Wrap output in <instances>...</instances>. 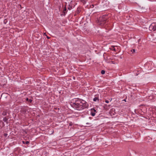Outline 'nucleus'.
Instances as JSON below:
<instances>
[{"mask_svg": "<svg viewBox=\"0 0 156 156\" xmlns=\"http://www.w3.org/2000/svg\"><path fill=\"white\" fill-rule=\"evenodd\" d=\"M138 74H139V73H137V75H138Z\"/></svg>", "mask_w": 156, "mask_h": 156, "instance_id": "21", "label": "nucleus"}, {"mask_svg": "<svg viewBox=\"0 0 156 156\" xmlns=\"http://www.w3.org/2000/svg\"><path fill=\"white\" fill-rule=\"evenodd\" d=\"M45 34H46V33H44V35H46Z\"/></svg>", "mask_w": 156, "mask_h": 156, "instance_id": "24", "label": "nucleus"}, {"mask_svg": "<svg viewBox=\"0 0 156 156\" xmlns=\"http://www.w3.org/2000/svg\"><path fill=\"white\" fill-rule=\"evenodd\" d=\"M94 112H96V110H95L94 109Z\"/></svg>", "mask_w": 156, "mask_h": 156, "instance_id": "20", "label": "nucleus"}, {"mask_svg": "<svg viewBox=\"0 0 156 156\" xmlns=\"http://www.w3.org/2000/svg\"><path fill=\"white\" fill-rule=\"evenodd\" d=\"M8 120V119L7 118H6V117H5L3 118V120L5 122H6L7 121V120Z\"/></svg>", "mask_w": 156, "mask_h": 156, "instance_id": "10", "label": "nucleus"}, {"mask_svg": "<svg viewBox=\"0 0 156 156\" xmlns=\"http://www.w3.org/2000/svg\"><path fill=\"white\" fill-rule=\"evenodd\" d=\"M68 9H70V8H68Z\"/></svg>", "mask_w": 156, "mask_h": 156, "instance_id": "22", "label": "nucleus"}, {"mask_svg": "<svg viewBox=\"0 0 156 156\" xmlns=\"http://www.w3.org/2000/svg\"><path fill=\"white\" fill-rule=\"evenodd\" d=\"M105 73V71L104 70H101V73L102 74H104Z\"/></svg>", "mask_w": 156, "mask_h": 156, "instance_id": "9", "label": "nucleus"}, {"mask_svg": "<svg viewBox=\"0 0 156 156\" xmlns=\"http://www.w3.org/2000/svg\"><path fill=\"white\" fill-rule=\"evenodd\" d=\"M95 113H93V112H91V115L92 116H95Z\"/></svg>", "mask_w": 156, "mask_h": 156, "instance_id": "12", "label": "nucleus"}, {"mask_svg": "<svg viewBox=\"0 0 156 156\" xmlns=\"http://www.w3.org/2000/svg\"><path fill=\"white\" fill-rule=\"evenodd\" d=\"M115 46H112V47L110 49L112 50H113L115 51Z\"/></svg>", "mask_w": 156, "mask_h": 156, "instance_id": "6", "label": "nucleus"}, {"mask_svg": "<svg viewBox=\"0 0 156 156\" xmlns=\"http://www.w3.org/2000/svg\"><path fill=\"white\" fill-rule=\"evenodd\" d=\"M71 103L73 107L78 110L87 108L88 106V104L84 101H81L80 99L76 100L75 102H71Z\"/></svg>", "mask_w": 156, "mask_h": 156, "instance_id": "1", "label": "nucleus"}, {"mask_svg": "<svg viewBox=\"0 0 156 156\" xmlns=\"http://www.w3.org/2000/svg\"><path fill=\"white\" fill-rule=\"evenodd\" d=\"M66 7L64 8V9L63 10V12L64 13V15H65L66 13Z\"/></svg>", "mask_w": 156, "mask_h": 156, "instance_id": "11", "label": "nucleus"}, {"mask_svg": "<svg viewBox=\"0 0 156 156\" xmlns=\"http://www.w3.org/2000/svg\"><path fill=\"white\" fill-rule=\"evenodd\" d=\"M26 100L27 101H29L30 103H31L32 102V100L31 99H29L28 98H26Z\"/></svg>", "mask_w": 156, "mask_h": 156, "instance_id": "7", "label": "nucleus"}, {"mask_svg": "<svg viewBox=\"0 0 156 156\" xmlns=\"http://www.w3.org/2000/svg\"><path fill=\"white\" fill-rule=\"evenodd\" d=\"M29 141H26V142L25 144H29Z\"/></svg>", "mask_w": 156, "mask_h": 156, "instance_id": "14", "label": "nucleus"}, {"mask_svg": "<svg viewBox=\"0 0 156 156\" xmlns=\"http://www.w3.org/2000/svg\"><path fill=\"white\" fill-rule=\"evenodd\" d=\"M137 72H140V73L142 72V69L140 67L137 66Z\"/></svg>", "mask_w": 156, "mask_h": 156, "instance_id": "4", "label": "nucleus"}, {"mask_svg": "<svg viewBox=\"0 0 156 156\" xmlns=\"http://www.w3.org/2000/svg\"><path fill=\"white\" fill-rule=\"evenodd\" d=\"M122 101H126V99H124V100H123Z\"/></svg>", "mask_w": 156, "mask_h": 156, "instance_id": "18", "label": "nucleus"}, {"mask_svg": "<svg viewBox=\"0 0 156 156\" xmlns=\"http://www.w3.org/2000/svg\"><path fill=\"white\" fill-rule=\"evenodd\" d=\"M23 143H24V141H23Z\"/></svg>", "mask_w": 156, "mask_h": 156, "instance_id": "25", "label": "nucleus"}, {"mask_svg": "<svg viewBox=\"0 0 156 156\" xmlns=\"http://www.w3.org/2000/svg\"><path fill=\"white\" fill-rule=\"evenodd\" d=\"M93 100L94 101H99V99L98 98L95 97L94 98Z\"/></svg>", "mask_w": 156, "mask_h": 156, "instance_id": "5", "label": "nucleus"}, {"mask_svg": "<svg viewBox=\"0 0 156 156\" xmlns=\"http://www.w3.org/2000/svg\"><path fill=\"white\" fill-rule=\"evenodd\" d=\"M149 29L152 31L156 30V25L154 23H152L149 27Z\"/></svg>", "mask_w": 156, "mask_h": 156, "instance_id": "3", "label": "nucleus"}, {"mask_svg": "<svg viewBox=\"0 0 156 156\" xmlns=\"http://www.w3.org/2000/svg\"><path fill=\"white\" fill-rule=\"evenodd\" d=\"M4 136H7V133H5V134H4Z\"/></svg>", "mask_w": 156, "mask_h": 156, "instance_id": "17", "label": "nucleus"}, {"mask_svg": "<svg viewBox=\"0 0 156 156\" xmlns=\"http://www.w3.org/2000/svg\"><path fill=\"white\" fill-rule=\"evenodd\" d=\"M2 115H6V113L5 112H3L2 113Z\"/></svg>", "mask_w": 156, "mask_h": 156, "instance_id": "13", "label": "nucleus"}, {"mask_svg": "<svg viewBox=\"0 0 156 156\" xmlns=\"http://www.w3.org/2000/svg\"><path fill=\"white\" fill-rule=\"evenodd\" d=\"M105 102H106V103H108V102H109V101H108L107 100H105Z\"/></svg>", "mask_w": 156, "mask_h": 156, "instance_id": "16", "label": "nucleus"}, {"mask_svg": "<svg viewBox=\"0 0 156 156\" xmlns=\"http://www.w3.org/2000/svg\"><path fill=\"white\" fill-rule=\"evenodd\" d=\"M131 51L132 52V53H133L135 52L136 50L135 49H133L131 50Z\"/></svg>", "mask_w": 156, "mask_h": 156, "instance_id": "8", "label": "nucleus"}, {"mask_svg": "<svg viewBox=\"0 0 156 156\" xmlns=\"http://www.w3.org/2000/svg\"><path fill=\"white\" fill-rule=\"evenodd\" d=\"M140 41H141V39H139V40H138V42L139 43H140Z\"/></svg>", "mask_w": 156, "mask_h": 156, "instance_id": "15", "label": "nucleus"}, {"mask_svg": "<svg viewBox=\"0 0 156 156\" xmlns=\"http://www.w3.org/2000/svg\"><path fill=\"white\" fill-rule=\"evenodd\" d=\"M47 38H48V39L50 38L49 37H48L47 36Z\"/></svg>", "mask_w": 156, "mask_h": 156, "instance_id": "19", "label": "nucleus"}, {"mask_svg": "<svg viewBox=\"0 0 156 156\" xmlns=\"http://www.w3.org/2000/svg\"><path fill=\"white\" fill-rule=\"evenodd\" d=\"M68 9H70V8H68Z\"/></svg>", "mask_w": 156, "mask_h": 156, "instance_id": "23", "label": "nucleus"}, {"mask_svg": "<svg viewBox=\"0 0 156 156\" xmlns=\"http://www.w3.org/2000/svg\"><path fill=\"white\" fill-rule=\"evenodd\" d=\"M107 19L106 16L103 15L102 16L99 17L98 20V22L99 23V25H103L106 23Z\"/></svg>", "mask_w": 156, "mask_h": 156, "instance_id": "2", "label": "nucleus"}]
</instances>
